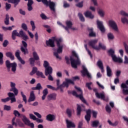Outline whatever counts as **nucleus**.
I'll list each match as a JSON object with an SVG mask.
<instances>
[{"instance_id": "obj_1", "label": "nucleus", "mask_w": 128, "mask_h": 128, "mask_svg": "<svg viewBox=\"0 0 128 128\" xmlns=\"http://www.w3.org/2000/svg\"><path fill=\"white\" fill-rule=\"evenodd\" d=\"M54 42H56L58 48L57 52H54V56L58 60H61L62 58L59 56L58 54H62V48L66 47V45L62 44V38H56V37H52L51 39L46 40V44L48 46L54 48Z\"/></svg>"}, {"instance_id": "obj_2", "label": "nucleus", "mask_w": 128, "mask_h": 128, "mask_svg": "<svg viewBox=\"0 0 128 128\" xmlns=\"http://www.w3.org/2000/svg\"><path fill=\"white\" fill-rule=\"evenodd\" d=\"M80 78L78 76H76L72 78V79H68L66 78L65 82H63V83L60 85V80H56V84L58 86V88H68V84H74V80H79Z\"/></svg>"}, {"instance_id": "obj_3", "label": "nucleus", "mask_w": 128, "mask_h": 128, "mask_svg": "<svg viewBox=\"0 0 128 128\" xmlns=\"http://www.w3.org/2000/svg\"><path fill=\"white\" fill-rule=\"evenodd\" d=\"M72 56H75V58H76V60L74 59V58H72V56L70 57L71 66L74 68H78V66H80V60L74 51L72 52Z\"/></svg>"}, {"instance_id": "obj_4", "label": "nucleus", "mask_w": 128, "mask_h": 128, "mask_svg": "<svg viewBox=\"0 0 128 128\" xmlns=\"http://www.w3.org/2000/svg\"><path fill=\"white\" fill-rule=\"evenodd\" d=\"M75 88L78 90V92H76V91H72V94L76 98H80L84 104H86V101L82 96V89H80V88L76 87V86H75Z\"/></svg>"}, {"instance_id": "obj_5", "label": "nucleus", "mask_w": 128, "mask_h": 128, "mask_svg": "<svg viewBox=\"0 0 128 128\" xmlns=\"http://www.w3.org/2000/svg\"><path fill=\"white\" fill-rule=\"evenodd\" d=\"M108 52L109 54L111 56L112 60H114V62H118L119 64H122V58H120V57H116V56L114 54V50L110 49L108 51Z\"/></svg>"}, {"instance_id": "obj_6", "label": "nucleus", "mask_w": 128, "mask_h": 128, "mask_svg": "<svg viewBox=\"0 0 128 128\" xmlns=\"http://www.w3.org/2000/svg\"><path fill=\"white\" fill-rule=\"evenodd\" d=\"M120 14L122 16L120 18L122 24H128V13L124 10H121Z\"/></svg>"}, {"instance_id": "obj_7", "label": "nucleus", "mask_w": 128, "mask_h": 128, "mask_svg": "<svg viewBox=\"0 0 128 128\" xmlns=\"http://www.w3.org/2000/svg\"><path fill=\"white\" fill-rule=\"evenodd\" d=\"M44 66L45 68V75L48 76L52 74V68L50 66V64L48 61H44Z\"/></svg>"}, {"instance_id": "obj_8", "label": "nucleus", "mask_w": 128, "mask_h": 128, "mask_svg": "<svg viewBox=\"0 0 128 128\" xmlns=\"http://www.w3.org/2000/svg\"><path fill=\"white\" fill-rule=\"evenodd\" d=\"M6 64L8 70H10V68H12V70L14 72H15L16 70V63H10V60H6Z\"/></svg>"}, {"instance_id": "obj_9", "label": "nucleus", "mask_w": 128, "mask_h": 128, "mask_svg": "<svg viewBox=\"0 0 128 128\" xmlns=\"http://www.w3.org/2000/svg\"><path fill=\"white\" fill-rule=\"evenodd\" d=\"M21 116H22V120L23 122H24V124L28 126H30V128H34V124L32 122H31L30 120V119L28 118H26V116L24 114Z\"/></svg>"}, {"instance_id": "obj_10", "label": "nucleus", "mask_w": 128, "mask_h": 128, "mask_svg": "<svg viewBox=\"0 0 128 128\" xmlns=\"http://www.w3.org/2000/svg\"><path fill=\"white\" fill-rule=\"evenodd\" d=\"M57 24H58V26H62V28H64L66 30H67V31L68 30V28H71V30H76V28H72V22H70V20L66 21V24L67 26L66 27L64 25L62 24L60 22H58Z\"/></svg>"}, {"instance_id": "obj_11", "label": "nucleus", "mask_w": 128, "mask_h": 128, "mask_svg": "<svg viewBox=\"0 0 128 128\" xmlns=\"http://www.w3.org/2000/svg\"><path fill=\"white\" fill-rule=\"evenodd\" d=\"M12 126H14L16 127L20 126V128H24V124L20 119H16V117H14L12 119Z\"/></svg>"}, {"instance_id": "obj_12", "label": "nucleus", "mask_w": 128, "mask_h": 128, "mask_svg": "<svg viewBox=\"0 0 128 128\" xmlns=\"http://www.w3.org/2000/svg\"><path fill=\"white\" fill-rule=\"evenodd\" d=\"M108 26H110V28H112L114 32H118V24L114 20H110L108 21Z\"/></svg>"}, {"instance_id": "obj_13", "label": "nucleus", "mask_w": 128, "mask_h": 128, "mask_svg": "<svg viewBox=\"0 0 128 128\" xmlns=\"http://www.w3.org/2000/svg\"><path fill=\"white\" fill-rule=\"evenodd\" d=\"M41 1L43 4H46V6H48L51 10L54 12L56 4L54 2H52L50 1L48 2V0H41Z\"/></svg>"}, {"instance_id": "obj_14", "label": "nucleus", "mask_w": 128, "mask_h": 128, "mask_svg": "<svg viewBox=\"0 0 128 128\" xmlns=\"http://www.w3.org/2000/svg\"><path fill=\"white\" fill-rule=\"evenodd\" d=\"M96 96L98 98H100L101 100H105V102H108V96H106L104 92H102L101 93L96 92Z\"/></svg>"}, {"instance_id": "obj_15", "label": "nucleus", "mask_w": 128, "mask_h": 128, "mask_svg": "<svg viewBox=\"0 0 128 128\" xmlns=\"http://www.w3.org/2000/svg\"><path fill=\"white\" fill-rule=\"evenodd\" d=\"M82 70L81 71L82 76H86L88 78H92V75L90 74V72L88 70V69H86V66L84 65H83L82 66Z\"/></svg>"}, {"instance_id": "obj_16", "label": "nucleus", "mask_w": 128, "mask_h": 128, "mask_svg": "<svg viewBox=\"0 0 128 128\" xmlns=\"http://www.w3.org/2000/svg\"><path fill=\"white\" fill-rule=\"evenodd\" d=\"M98 42V40H91L89 42V46L96 50H100V48L96 45Z\"/></svg>"}, {"instance_id": "obj_17", "label": "nucleus", "mask_w": 128, "mask_h": 128, "mask_svg": "<svg viewBox=\"0 0 128 128\" xmlns=\"http://www.w3.org/2000/svg\"><path fill=\"white\" fill-rule=\"evenodd\" d=\"M22 44L23 46H21L20 50L22 52H24V54H28V44L26 42L22 40Z\"/></svg>"}, {"instance_id": "obj_18", "label": "nucleus", "mask_w": 128, "mask_h": 128, "mask_svg": "<svg viewBox=\"0 0 128 128\" xmlns=\"http://www.w3.org/2000/svg\"><path fill=\"white\" fill-rule=\"evenodd\" d=\"M10 86L11 88L10 89V92H13L15 96H18V90L16 88V83L14 82H10Z\"/></svg>"}, {"instance_id": "obj_19", "label": "nucleus", "mask_w": 128, "mask_h": 128, "mask_svg": "<svg viewBox=\"0 0 128 128\" xmlns=\"http://www.w3.org/2000/svg\"><path fill=\"white\" fill-rule=\"evenodd\" d=\"M96 22L98 28H99L102 32H106V29L104 28V22L98 20H97Z\"/></svg>"}, {"instance_id": "obj_20", "label": "nucleus", "mask_w": 128, "mask_h": 128, "mask_svg": "<svg viewBox=\"0 0 128 128\" xmlns=\"http://www.w3.org/2000/svg\"><path fill=\"white\" fill-rule=\"evenodd\" d=\"M121 88H122V92L123 94L128 95V86L126 84L122 83L121 84Z\"/></svg>"}, {"instance_id": "obj_21", "label": "nucleus", "mask_w": 128, "mask_h": 128, "mask_svg": "<svg viewBox=\"0 0 128 128\" xmlns=\"http://www.w3.org/2000/svg\"><path fill=\"white\" fill-rule=\"evenodd\" d=\"M18 36L19 38H22V39L24 40H28V36H26V33L24 32L22 30H20L18 33Z\"/></svg>"}, {"instance_id": "obj_22", "label": "nucleus", "mask_w": 128, "mask_h": 128, "mask_svg": "<svg viewBox=\"0 0 128 128\" xmlns=\"http://www.w3.org/2000/svg\"><path fill=\"white\" fill-rule=\"evenodd\" d=\"M8 96H9L10 100H11V104H12V102H16V95L14 93L12 92H8Z\"/></svg>"}, {"instance_id": "obj_23", "label": "nucleus", "mask_w": 128, "mask_h": 128, "mask_svg": "<svg viewBox=\"0 0 128 128\" xmlns=\"http://www.w3.org/2000/svg\"><path fill=\"white\" fill-rule=\"evenodd\" d=\"M34 100H36V96H34V91H32L30 93V96L28 102H34Z\"/></svg>"}, {"instance_id": "obj_24", "label": "nucleus", "mask_w": 128, "mask_h": 128, "mask_svg": "<svg viewBox=\"0 0 128 128\" xmlns=\"http://www.w3.org/2000/svg\"><path fill=\"white\" fill-rule=\"evenodd\" d=\"M66 122L68 128H76V124H74V122L66 120Z\"/></svg>"}, {"instance_id": "obj_25", "label": "nucleus", "mask_w": 128, "mask_h": 128, "mask_svg": "<svg viewBox=\"0 0 128 128\" xmlns=\"http://www.w3.org/2000/svg\"><path fill=\"white\" fill-rule=\"evenodd\" d=\"M86 112V115L85 116V120L88 122V121L90 120V112H92V111L90 110H88Z\"/></svg>"}, {"instance_id": "obj_26", "label": "nucleus", "mask_w": 128, "mask_h": 128, "mask_svg": "<svg viewBox=\"0 0 128 128\" xmlns=\"http://www.w3.org/2000/svg\"><path fill=\"white\" fill-rule=\"evenodd\" d=\"M84 14L86 18H94V16L92 14V12L90 11H86L84 13Z\"/></svg>"}, {"instance_id": "obj_27", "label": "nucleus", "mask_w": 128, "mask_h": 128, "mask_svg": "<svg viewBox=\"0 0 128 128\" xmlns=\"http://www.w3.org/2000/svg\"><path fill=\"white\" fill-rule=\"evenodd\" d=\"M48 98L49 100H56V94H52L48 96Z\"/></svg>"}, {"instance_id": "obj_28", "label": "nucleus", "mask_w": 128, "mask_h": 128, "mask_svg": "<svg viewBox=\"0 0 128 128\" xmlns=\"http://www.w3.org/2000/svg\"><path fill=\"white\" fill-rule=\"evenodd\" d=\"M54 118H56L54 116L51 114H48L46 117V120H48L49 122H52V120H54Z\"/></svg>"}, {"instance_id": "obj_29", "label": "nucleus", "mask_w": 128, "mask_h": 128, "mask_svg": "<svg viewBox=\"0 0 128 128\" xmlns=\"http://www.w3.org/2000/svg\"><path fill=\"white\" fill-rule=\"evenodd\" d=\"M32 4H34V1L32 0H28V10L29 12L32 10Z\"/></svg>"}, {"instance_id": "obj_30", "label": "nucleus", "mask_w": 128, "mask_h": 128, "mask_svg": "<svg viewBox=\"0 0 128 128\" xmlns=\"http://www.w3.org/2000/svg\"><path fill=\"white\" fill-rule=\"evenodd\" d=\"M107 38L109 40H114V35L112 32H109L107 34Z\"/></svg>"}, {"instance_id": "obj_31", "label": "nucleus", "mask_w": 128, "mask_h": 128, "mask_svg": "<svg viewBox=\"0 0 128 128\" xmlns=\"http://www.w3.org/2000/svg\"><path fill=\"white\" fill-rule=\"evenodd\" d=\"M6 56L8 58H10L11 60H14V54H12V52H7L6 53Z\"/></svg>"}, {"instance_id": "obj_32", "label": "nucleus", "mask_w": 128, "mask_h": 128, "mask_svg": "<svg viewBox=\"0 0 128 128\" xmlns=\"http://www.w3.org/2000/svg\"><path fill=\"white\" fill-rule=\"evenodd\" d=\"M106 72L109 78L112 76V69H110V68L108 66H106Z\"/></svg>"}, {"instance_id": "obj_33", "label": "nucleus", "mask_w": 128, "mask_h": 128, "mask_svg": "<svg viewBox=\"0 0 128 128\" xmlns=\"http://www.w3.org/2000/svg\"><path fill=\"white\" fill-rule=\"evenodd\" d=\"M92 28H88V30L90 32V36H96V33H94V31H92Z\"/></svg>"}, {"instance_id": "obj_34", "label": "nucleus", "mask_w": 128, "mask_h": 128, "mask_svg": "<svg viewBox=\"0 0 128 128\" xmlns=\"http://www.w3.org/2000/svg\"><path fill=\"white\" fill-rule=\"evenodd\" d=\"M8 2L11 4H14L15 6H17V4H18V2H20V0H8Z\"/></svg>"}, {"instance_id": "obj_35", "label": "nucleus", "mask_w": 128, "mask_h": 128, "mask_svg": "<svg viewBox=\"0 0 128 128\" xmlns=\"http://www.w3.org/2000/svg\"><path fill=\"white\" fill-rule=\"evenodd\" d=\"M36 74L38 76H40V78H46V76H44V73H42V72H40V71H37L36 72Z\"/></svg>"}, {"instance_id": "obj_36", "label": "nucleus", "mask_w": 128, "mask_h": 128, "mask_svg": "<svg viewBox=\"0 0 128 128\" xmlns=\"http://www.w3.org/2000/svg\"><path fill=\"white\" fill-rule=\"evenodd\" d=\"M33 57L35 60H40V57H38V54L36 52H34L32 53Z\"/></svg>"}, {"instance_id": "obj_37", "label": "nucleus", "mask_w": 128, "mask_h": 128, "mask_svg": "<svg viewBox=\"0 0 128 128\" xmlns=\"http://www.w3.org/2000/svg\"><path fill=\"white\" fill-rule=\"evenodd\" d=\"M98 124H100V122L98 120H95L92 122V126L93 128H98Z\"/></svg>"}, {"instance_id": "obj_38", "label": "nucleus", "mask_w": 128, "mask_h": 128, "mask_svg": "<svg viewBox=\"0 0 128 128\" xmlns=\"http://www.w3.org/2000/svg\"><path fill=\"white\" fill-rule=\"evenodd\" d=\"M0 64H4V54L0 52Z\"/></svg>"}, {"instance_id": "obj_39", "label": "nucleus", "mask_w": 128, "mask_h": 128, "mask_svg": "<svg viewBox=\"0 0 128 128\" xmlns=\"http://www.w3.org/2000/svg\"><path fill=\"white\" fill-rule=\"evenodd\" d=\"M77 115L80 116V112H82V108L79 104H77Z\"/></svg>"}, {"instance_id": "obj_40", "label": "nucleus", "mask_w": 128, "mask_h": 128, "mask_svg": "<svg viewBox=\"0 0 128 128\" xmlns=\"http://www.w3.org/2000/svg\"><path fill=\"white\" fill-rule=\"evenodd\" d=\"M84 48L86 52H88V54L90 56L91 58H92V52H90V50L88 48V46L86 44L84 45Z\"/></svg>"}, {"instance_id": "obj_41", "label": "nucleus", "mask_w": 128, "mask_h": 128, "mask_svg": "<svg viewBox=\"0 0 128 128\" xmlns=\"http://www.w3.org/2000/svg\"><path fill=\"white\" fill-rule=\"evenodd\" d=\"M20 94H21L22 96V97L24 102L25 104H26L27 102L26 96V95L24 94V92H21Z\"/></svg>"}, {"instance_id": "obj_42", "label": "nucleus", "mask_w": 128, "mask_h": 128, "mask_svg": "<svg viewBox=\"0 0 128 128\" xmlns=\"http://www.w3.org/2000/svg\"><path fill=\"white\" fill-rule=\"evenodd\" d=\"M4 22H5V24L6 25L10 24V16H8V14L6 15V18L4 20Z\"/></svg>"}, {"instance_id": "obj_43", "label": "nucleus", "mask_w": 128, "mask_h": 128, "mask_svg": "<svg viewBox=\"0 0 128 128\" xmlns=\"http://www.w3.org/2000/svg\"><path fill=\"white\" fill-rule=\"evenodd\" d=\"M12 8V5L8 3L6 4L5 8L6 10H10Z\"/></svg>"}, {"instance_id": "obj_44", "label": "nucleus", "mask_w": 128, "mask_h": 128, "mask_svg": "<svg viewBox=\"0 0 128 128\" xmlns=\"http://www.w3.org/2000/svg\"><path fill=\"white\" fill-rule=\"evenodd\" d=\"M4 110L9 111L10 110H12V107H10V106L4 105Z\"/></svg>"}, {"instance_id": "obj_45", "label": "nucleus", "mask_w": 128, "mask_h": 128, "mask_svg": "<svg viewBox=\"0 0 128 128\" xmlns=\"http://www.w3.org/2000/svg\"><path fill=\"white\" fill-rule=\"evenodd\" d=\"M98 14L101 18H104V12L102 10H99L98 11Z\"/></svg>"}, {"instance_id": "obj_46", "label": "nucleus", "mask_w": 128, "mask_h": 128, "mask_svg": "<svg viewBox=\"0 0 128 128\" xmlns=\"http://www.w3.org/2000/svg\"><path fill=\"white\" fill-rule=\"evenodd\" d=\"M30 24L32 27V32H34V30H36V25L34 24V22L31 20L30 22Z\"/></svg>"}, {"instance_id": "obj_47", "label": "nucleus", "mask_w": 128, "mask_h": 128, "mask_svg": "<svg viewBox=\"0 0 128 128\" xmlns=\"http://www.w3.org/2000/svg\"><path fill=\"white\" fill-rule=\"evenodd\" d=\"M29 116L30 118V120H36V117L32 114H30Z\"/></svg>"}, {"instance_id": "obj_48", "label": "nucleus", "mask_w": 128, "mask_h": 128, "mask_svg": "<svg viewBox=\"0 0 128 128\" xmlns=\"http://www.w3.org/2000/svg\"><path fill=\"white\" fill-rule=\"evenodd\" d=\"M20 50H17L16 52L15 56L16 58H17L18 60L19 58H20Z\"/></svg>"}, {"instance_id": "obj_49", "label": "nucleus", "mask_w": 128, "mask_h": 128, "mask_svg": "<svg viewBox=\"0 0 128 128\" xmlns=\"http://www.w3.org/2000/svg\"><path fill=\"white\" fill-rule=\"evenodd\" d=\"M30 64H31L32 66H34V61L36 60L34 58H31L29 59Z\"/></svg>"}, {"instance_id": "obj_50", "label": "nucleus", "mask_w": 128, "mask_h": 128, "mask_svg": "<svg viewBox=\"0 0 128 128\" xmlns=\"http://www.w3.org/2000/svg\"><path fill=\"white\" fill-rule=\"evenodd\" d=\"M97 66H98V68H100L104 67V66L102 65V60H99L97 62Z\"/></svg>"}, {"instance_id": "obj_51", "label": "nucleus", "mask_w": 128, "mask_h": 128, "mask_svg": "<svg viewBox=\"0 0 128 128\" xmlns=\"http://www.w3.org/2000/svg\"><path fill=\"white\" fill-rule=\"evenodd\" d=\"M78 16L80 18V20H81V22H84V18L82 16V14L80 13H79L78 14Z\"/></svg>"}, {"instance_id": "obj_52", "label": "nucleus", "mask_w": 128, "mask_h": 128, "mask_svg": "<svg viewBox=\"0 0 128 128\" xmlns=\"http://www.w3.org/2000/svg\"><path fill=\"white\" fill-rule=\"evenodd\" d=\"M98 48H99V50H100V48L102 50H106V46L102 44V43H99Z\"/></svg>"}, {"instance_id": "obj_53", "label": "nucleus", "mask_w": 128, "mask_h": 128, "mask_svg": "<svg viewBox=\"0 0 128 128\" xmlns=\"http://www.w3.org/2000/svg\"><path fill=\"white\" fill-rule=\"evenodd\" d=\"M22 28L24 30H28V26H26V24L24 23H22Z\"/></svg>"}, {"instance_id": "obj_54", "label": "nucleus", "mask_w": 128, "mask_h": 128, "mask_svg": "<svg viewBox=\"0 0 128 128\" xmlns=\"http://www.w3.org/2000/svg\"><path fill=\"white\" fill-rule=\"evenodd\" d=\"M14 114L15 116H20V114L16 110L14 111Z\"/></svg>"}, {"instance_id": "obj_55", "label": "nucleus", "mask_w": 128, "mask_h": 128, "mask_svg": "<svg viewBox=\"0 0 128 128\" xmlns=\"http://www.w3.org/2000/svg\"><path fill=\"white\" fill-rule=\"evenodd\" d=\"M36 88L37 90H42V85L38 83L36 86Z\"/></svg>"}, {"instance_id": "obj_56", "label": "nucleus", "mask_w": 128, "mask_h": 128, "mask_svg": "<svg viewBox=\"0 0 128 128\" xmlns=\"http://www.w3.org/2000/svg\"><path fill=\"white\" fill-rule=\"evenodd\" d=\"M10 100V98L8 97L6 98H2L1 99V101L2 102H9Z\"/></svg>"}, {"instance_id": "obj_57", "label": "nucleus", "mask_w": 128, "mask_h": 128, "mask_svg": "<svg viewBox=\"0 0 128 128\" xmlns=\"http://www.w3.org/2000/svg\"><path fill=\"white\" fill-rule=\"evenodd\" d=\"M124 48L125 52L126 54H128V46L126 43H124Z\"/></svg>"}, {"instance_id": "obj_58", "label": "nucleus", "mask_w": 128, "mask_h": 128, "mask_svg": "<svg viewBox=\"0 0 128 128\" xmlns=\"http://www.w3.org/2000/svg\"><path fill=\"white\" fill-rule=\"evenodd\" d=\"M124 64H128V57L126 56H124Z\"/></svg>"}, {"instance_id": "obj_59", "label": "nucleus", "mask_w": 128, "mask_h": 128, "mask_svg": "<svg viewBox=\"0 0 128 128\" xmlns=\"http://www.w3.org/2000/svg\"><path fill=\"white\" fill-rule=\"evenodd\" d=\"M91 84H92V82H88L86 84V86L90 90H92V88L90 87Z\"/></svg>"}, {"instance_id": "obj_60", "label": "nucleus", "mask_w": 128, "mask_h": 128, "mask_svg": "<svg viewBox=\"0 0 128 128\" xmlns=\"http://www.w3.org/2000/svg\"><path fill=\"white\" fill-rule=\"evenodd\" d=\"M34 114L36 116H38V118H42V115L38 112H34Z\"/></svg>"}, {"instance_id": "obj_61", "label": "nucleus", "mask_w": 128, "mask_h": 128, "mask_svg": "<svg viewBox=\"0 0 128 128\" xmlns=\"http://www.w3.org/2000/svg\"><path fill=\"white\" fill-rule=\"evenodd\" d=\"M66 114L68 116H72V110L70 109L66 110Z\"/></svg>"}, {"instance_id": "obj_62", "label": "nucleus", "mask_w": 128, "mask_h": 128, "mask_svg": "<svg viewBox=\"0 0 128 128\" xmlns=\"http://www.w3.org/2000/svg\"><path fill=\"white\" fill-rule=\"evenodd\" d=\"M106 111L108 112H112V110L110 109V106H106Z\"/></svg>"}, {"instance_id": "obj_63", "label": "nucleus", "mask_w": 128, "mask_h": 128, "mask_svg": "<svg viewBox=\"0 0 128 128\" xmlns=\"http://www.w3.org/2000/svg\"><path fill=\"white\" fill-rule=\"evenodd\" d=\"M18 60H19V62H20V64H26V62L24 60H22V58L18 59Z\"/></svg>"}, {"instance_id": "obj_64", "label": "nucleus", "mask_w": 128, "mask_h": 128, "mask_svg": "<svg viewBox=\"0 0 128 128\" xmlns=\"http://www.w3.org/2000/svg\"><path fill=\"white\" fill-rule=\"evenodd\" d=\"M122 118L124 122L128 124V118L126 116H123Z\"/></svg>"}]
</instances>
